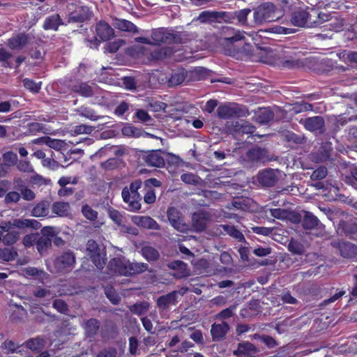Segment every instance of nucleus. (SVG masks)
<instances>
[{
    "instance_id": "nucleus-49",
    "label": "nucleus",
    "mask_w": 357,
    "mask_h": 357,
    "mask_svg": "<svg viewBox=\"0 0 357 357\" xmlns=\"http://www.w3.org/2000/svg\"><path fill=\"white\" fill-rule=\"evenodd\" d=\"M271 215L279 220H285L288 218L289 213L286 209L282 208H271L270 209Z\"/></svg>"
},
{
    "instance_id": "nucleus-7",
    "label": "nucleus",
    "mask_w": 357,
    "mask_h": 357,
    "mask_svg": "<svg viewBox=\"0 0 357 357\" xmlns=\"http://www.w3.org/2000/svg\"><path fill=\"white\" fill-rule=\"evenodd\" d=\"M167 215L170 225L180 232H187L190 230V226L185 223L181 212L174 207H170L167 211Z\"/></svg>"
},
{
    "instance_id": "nucleus-5",
    "label": "nucleus",
    "mask_w": 357,
    "mask_h": 357,
    "mask_svg": "<svg viewBox=\"0 0 357 357\" xmlns=\"http://www.w3.org/2000/svg\"><path fill=\"white\" fill-rule=\"evenodd\" d=\"M91 261L98 269H102L106 264V251L103 245L91 242Z\"/></svg>"
},
{
    "instance_id": "nucleus-11",
    "label": "nucleus",
    "mask_w": 357,
    "mask_h": 357,
    "mask_svg": "<svg viewBox=\"0 0 357 357\" xmlns=\"http://www.w3.org/2000/svg\"><path fill=\"white\" fill-rule=\"evenodd\" d=\"M225 36L222 38L220 43L222 45L229 46L232 45L234 43L242 40L244 39V35L240 31L234 30L230 27H226L224 29Z\"/></svg>"
},
{
    "instance_id": "nucleus-55",
    "label": "nucleus",
    "mask_w": 357,
    "mask_h": 357,
    "mask_svg": "<svg viewBox=\"0 0 357 357\" xmlns=\"http://www.w3.org/2000/svg\"><path fill=\"white\" fill-rule=\"evenodd\" d=\"M124 45V41L122 40H117L113 43L107 44L105 46V51L110 53L116 52L121 47Z\"/></svg>"
},
{
    "instance_id": "nucleus-19",
    "label": "nucleus",
    "mask_w": 357,
    "mask_h": 357,
    "mask_svg": "<svg viewBox=\"0 0 357 357\" xmlns=\"http://www.w3.org/2000/svg\"><path fill=\"white\" fill-rule=\"evenodd\" d=\"M151 38L155 45H160L161 43H171L175 39L174 34L168 33L162 29L153 31Z\"/></svg>"
},
{
    "instance_id": "nucleus-16",
    "label": "nucleus",
    "mask_w": 357,
    "mask_h": 357,
    "mask_svg": "<svg viewBox=\"0 0 357 357\" xmlns=\"http://www.w3.org/2000/svg\"><path fill=\"white\" fill-rule=\"evenodd\" d=\"M29 41V37L25 33H17L8 40V45L13 50L22 49Z\"/></svg>"
},
{
    "instance_id": "nucleus-43",
    "label": "nucleus",
    "mask_w": 357,
    "mask_h": 357,
    "mask_svg": "<svg viewBox=\"0 0 357 357\" xmlns=\"http://www.w3.org/2000/svg\"><path fill=\"white\" fill-rule=\"evenodd\" d=\"M266 150L261 148H253L248 153V156L252 160H261L266 155Z\"/></svg>"
},
{
    "instance_id": "nucleus-14",
    "label": "nucleus",
    "mask_w": 357,
    "mask_h": 357,
    "mask_svg": "<svg viewBox=\"0 0 357 357\" xmlns=\"http://www.w3.org/2000/svg\"><path fill=\"white\" fill-rule=\"evenodd\" d=\"M132 222L137 226L154 230H159L160 225L157 222L149 216L134 215L132 218Z\"/></svg>"
},
{
    "instance_id": "nucleus-64",
    "label": "nucleus",
    "mask_w": 357,
    "mask_h": 357,
    "mask_svg": "<svg viewBox=\"0 0 357 357\" xmlns=\"http://www.w3.org/2000/svg\"><path fill=\"white\" fill-rule=\"evenodd\" d=\"M63 144V142L59 139H52L50 137H47L45 145H47L49 148L54 149L58 150L61 148Z\"/></svg>"
},
{
    "instance_id": "nucleus-38",
    "label": "nucleus",
    "mask_w": 357,
    "mask_h": 357,
    "mask_svg": "<svg viewBox=\"0 0 357 357\" xmlns=\"http://www.w3.org/2000/svg\"><path fill=\"white\" fill-rule=\"evenodd\" d=\"M105 223V216L91 209V228H100Z\"/></svg>"
},
{
    "instance_id": "nucleus-1",
    "label": "nucleus",
    "mask_w": 357,
    "mask_h": 357,
    "mask_svg": "<svg viewBox=\"0 0 357 357\" xmlns=\"http://www.w3.org/2000/svg\"><path fill=\"white\" fill-rule=\"evenodd\" d=\"M282 16V12L273 3L266 2L254 9L253 18L255 24H262L278 20Z\"/></svg>"
},
{
    "instance_id": "nucleus-25",
    "label": "nucleus",
    "mask_w": 357,
    "mask_h": 357,
    "mask_svg": "<svg viewBox=\"0 0 357 357\" xmlns=\"http://www.w3.org/2000/svg\"><path fill=\"white\" fill-rule=\"evenodd\" d=\"M87 11L88 8L77 6L75 11L69 13L68 22H78L84 21L87 17Z\"/></svg>"
},
{
    "instance_id": "nucleus-63",
    "label": "nucleus",
    "mask_w": 357,
    "mask_h": 357,
    "mask_svg": "<svg viewBox=\"0 0 357 357\" xmlns=\"http://www.w3.org/2000/svg\"><path fill=\"white\" fill-rule=\"evenodd\" d=\"M17 167L20 171L23 172L29 173V172H33V168L32 165H31L30 162L26 161V160H20L17 164Z\"/></svg>"
},
{
    "instance_id": "nucleus-52",
    "label": "nucleus",
    "mask_w": 357,
    "mask_h": 357,
    "mask_svg": "<svg viewBox=\"0 0 357 357\" xmlns=\"http://www.w3.org/2000/svg\"><path fill=\"white\" fill-rule=\"evenodd\" d=\"M40 84L41 82L36 83L33 80L27 78L23 79L24 86L33 93L39 91L40 89Z\"/></svg>"
},
{
    "instance_id": "nucleus-30",
    "label": "nucleus",
    "mask_w": 357,
    "mask_h": 357,
    "mask_svg": "<svg viewBox=\"0 0 357 357\" xmlns=\"http://www.w3.org/2000/svg\"><path fill=\"white\" fill-rule=\"evenodd\" d=\"M225 12L203 11L199 15V20L202 22L214 21L225 16Z\"/></svg>"
},
{
    "instance_id": "nucleus-22",
    "label": "nucleus",
    "mask_w": 357,
    "mask_h": 357,
    "mask_svg": "<svg viewBox=\"0 0 357 357\" xmlns=\"http://www.w3.org/2000/svg\"><path fill=\"white\" fill-rule=\"evenodd\" d=\"M22 271L24 275L36 277L42 283L47 282L50 278L49 274L43 270L35 267H27L24 268Z\"/></svg>"
},
{
    "instance_id": "nucleus-53",
    "label": "nucleus",
    "mask_w": 357,
    "mask_h": 357,
    "mask_svg": "<svg viewBox=\"0 0 357 357\" xmlns=\"http://www.w3.org/2000/svg\"><path fill=\"white\" fill-rule=\"evenodd\" d=\"M31 182L33 185L43 186L49 185L50 183V180L42 176L41 175L35 174L31 177Z\"/></svg>"
},
{
    "instance_id": "nucleus-26",
    "label": "nucleus",
    "mask_w": 357,
    "mask_h": 357,
    "mask_svg": "<svg viewBox=\"0 0 357 357\" xmlns=\"http://www.w3.org/2000/svg\"><path fill=\"white\" fill-rule=\"evenodd\" d=\"M146 163L152 167H160L165 163L163 158L157 151H151L145 156Z\"/></svg>"
},
{
    "instance_id": "nucleus-9",
    "label": "nucleus",
    "mask_w": 357,
    "mask_h": 357,
    "mask_svg": "<svg viewBox=\"0 0 357 357\" xmlns=\"http://www.w3.org/2000/svg\"><path fill=\"white\" fill-rule=\"evenodd\" d=\"M96 40L98 42H105L114 36L113 29L105 21H99L96 26Z\"/></svg>"
},
{
    "instance_id": "nucleus-62",
    "label": "nucleus",
    "mask_w": 357,
    "mask_h": 357,
    "mask_svg": "<svg viewBox=\"0 0 357 357\" xmlns=\"http://www.w3.org/2000/svg\"><path fill=\"white\" fill-rule=\"evenodd\" d=\"M123 84L127 90L134 91L137 88V82L133 77H126L123 79Z\"/></svg>"
},
{
    "instance_id": "nucleus-58",
    "label": "nucleus",
    "mask_w": 357,
    "mask_h": 357,
    "mask_svg": "<svg viewBox=\"0 0 357 357\" xmlns=\"http://www.w3.org/2000/svg\"><path fill=\"white\" fill-rule=\"evenodd\" d=\"M110 218L117 225H121L123 222V217L121 213L115 209L109 210Z\"/></svg>"
},
{
    "instance_id": "nucleus-51",
    "label": "nucleus",
    "mask_w": 357,
    "mask_h": 357,
    "mask_svg": "<svg viewBox=\"0 0 357 357\" xmlns=\"http://www.w3.org/2000/svg\"><path fill=\"white\" fill-rule=\"evenodd\" d=\"M149 307L148 303H140L132 305L130 307V311L135 314L142 315L147 311Z\"/></svg>"
},
{
    "instance_id": "nucleus-61",
    "label": "nucleus",
    "mask_w": 357,
    "mask_h": 357,
    "mask_svg": "<svg viewBox=\"0 0 357 357\" xmlns=\"http://www.w3.org/2000/svg\"><path fill=\"white\" fill-rule=\"evenodd\" d=\"M2 158H3V160L6 162L9 163V165H14L15 163H16V162L17 160V154L11 151L5 152L3 154Z\"/></svg>"
},
{
    "instance_id": "nucleus-35",
    "label": "nucleus",
    "mask_w": 357,
    "mask_h": 357,
    "mask_svg": "<svg viewBox=\"0 0 357 357\" xmlns=\"http://www.w3.org/2000/svg\"><path fill=\"white\" fill-rule=\"evenodd\" d=\"M185 79V75L183 70H178L172 73L168 80L170 86H175L181 84Z\"/></svg>"
},
{
    "instance_id": "nucleus-20",
    "label": "nucleus",
    "mask_w": 357,
    "mask_h": 357,
    "mask_svg": "<svg viewBox=\"0 0 357 357\" xmlns=\"http://www.w3.org/2000/svg\"><path fill=\"white\" fill-rule=\"evenodd\" d=\"M232 129L235 132L252 134L255 130V127L248 121L236 120L231 123Z\"/></svg>"
},
{
    "instance_id": "nucleus-13",
    "label": "nucleus",
    "mask_w": 357,
    "mask_h": 357,
    "mask_svg": "<svg viewBox=\"0 0 357 357\" xmlns=\"http://www.w3.org/2000/svg\"><path fill=\"white\" fill-rule=\"evenodd\" d=\"M277 174V171L266 169L258 174L257 180L264 186H273L278 181Z\"/></svg>"
},
{
    "instance_id": "nucleus-48",
    "label": "nucleus",
    "mask_w": 357,
    "mask_h": 357,
    "mask_svg": "<svg viewBox=\"0 0 357 357\" xmlns=\"http://www.w3.org/2000/svg\"><path fill=\"white\" fill-rule=\"evenodd\" d=\"M44 345V341L39 337L32 338L26 342V347L31 350H38Z\"/></svg>"
},
{
    "instance_id": "nucleus-29",
    "label": "nucleus",
    "mask_w": 357,
    "mask_h": 357,
    "mask_svg": "<svg viewBox=\"0 0 357 357\" xmlns=\"http://www.w3.org/2000/svg\"><path fill=\"white\" fill-rule=\"evenodd\" d=\"M62 24L61 20L59 15H53L47 17L43 24V28L45 30H57L59 26Z\"/></svg>"
},
{
    "instance_id": "nucleus-44",
    "label": "nucleus",
    "mask_w": 357,
    "mask_h": 357,
    "mask_svg": "<svg viewBox=\"0 0 357 357\" xmlns=\"http://www.w3.org/2000/svg\"><path fill=\"white\" fill-rule=\"evenodd\" d=\"M169 268L176 269L178 268L181 271V273H174L173 275L177 278H184L188 275V273L186 271V264L183 263V261H176L174 262H172L169 265Z\"/></svg>"
},
{
    "instance_id": "nucleus-42",
    "label": "nucleus",
    "mask_w": 357,
    "mask_h": 357,
    "mask_svg": "<svg viewBox=\"0 0 357 357\" xmlns=\"http://www.w3.org/2000/svg\"><path fill=\"white\" fill-rule=\"evenodd\" d=\"M340 225L342 230L347 234H354L357 231V220L342 222Z\"/></svg>"
},
{
    "instance_id": "nucleus-28",
    "label": "nucleus",
    "mask_w": 357,
    "mask_h": 357,
    "mask_svg": "<svg viewBox=\"0 0 357 357\" xmlns=\"http://www.w3.org/2000/svg\"><path fill=\"white\" fill-rule=\"evenodd\" d=\"M52 209L56 215L64 217L70 213V206L68 202H58L53 204Z\"/></svg>"
},
{
    "instance_id": "nucleus-39",
    "label": "nucleus",
    "mask_w": 357,
    "mask_h": 357,
    "mask_svg": "<svg viewBox=\"0 0 357 357\" xmlns=\"http://www.w3.org/2000/svg\"><path fill=\"white\" fill-rule=\"evenodd\" d=\"M13 54L10 52L2 47H0V63L1 66L11 68L12 63L10 60Z\"/></svg>"
},
{
    "instance_id": "nucleus-17",
    "label": "nucleus",
    "mask_w": 357,
    "mask_h": 357,
    "mask_svg": "<svg viewBox=\"0 0 357 357\" xmlns=\"http://www.w3.org/2000/svg\"><path fill=\"white\" fill-rule=\"evenodd\" d=\"M185 291H172L165 296H162L158 299V305L160 307L167 308L169 305H175L177 302L178 296H182Z\"/></svg>"
},
{
    "instance_id": "nucleus-57",
    "label": "nucleus",
    "mask_w": 357,
    "mask_h": 357,
    "mask_svg": "<svg viewBox=\"0 0 357 357\" xmlns=\"http://www.w3.org/2000/svg\"><path fill=\"white\" fill-rule=\"evenodd\" d=\"M236 310V306L233 305L228 308H226L219 312L216 317L220 319H226L231 317L234 315V311Z\"/></svg>"
},
{
    "instance_id": "nucleus-45",
    "label": "nucleus",
    "mask_w": 357,
    "mask_h": 357,
    "mask_svg": "<svg viewBox=\"0 0 357 357\" xmlns=\"http://www.w3.org/2000/svg\"><path fill=\"white\" fill-rule=\"evenodd\" d=\"M183 182L188 184L198 185L201 181V178L192 173H185L181 176Z\"/></svg>"
},
{
    "instance_id": "nucleus-21",
    "label": "nucleus",
    "mask_w": 357,
    "mask_h": 357,
    "mask_svg": "<svg viewBox=\"0 0 357 357\" xmlns=\"http://www.w3.org/2000/svg\"><path fill=\"white\" fill-rule=\"evenodd\" d=\"M309 13L304 9L296 10L291 17V23L297 26L303 27L306 25L309 19Z\"/></svg>"
},
{
    "instance_id": "nucleus-34",
    "label": "nucleus",
    "mask_w": 357,
    "mask_h": 357,
    "mask_svg": "<svg viewBox=\"0 0 357 357\" xmlns=\"http://www.w3.org/2000/svg\"><path fill=\"white\" fill-rule=\"evenodd\" d=\"M142 255L149 261H155L160 256L158 251L149 245L144 246L142 248Z\"/></svg>"
},
{
    "instance_id": "nucleus-6",
    "label": "nucleus",
    "mask_w": 357,
    "mask_h": 357,
    "mask_svg": "<svg viewBox=\"0 0 357 357\" xmlns=\"http://www.w3.org/2000/svg\"><path fill=\"white\" fill-rule=\"evenodd\" d=\"M40 227V222L33 219H15L13 221L1 222L0 225V229L3 231H8L13 227L20 229L29 227L37 229Z\"/></svg>"
},
{
    "instance_id": "nucleus-50",
    "label": "nucleus",
    "mask_w": 357,
    "mask_h": 357,
    "mask_svg": "<svg viewBox=\"0 0 357 357\" xmlns=\"http://www.w3.org/2000/svg\"><path fill=\"white\" fill-rule=\"evenodd\" d=\"M19 234L16 231L8 232L6 234L3 235L2 242L5 245H13L18 239Z\"/></svg>"
},
{
    "instance_id": "nucleus-59",
    "label": "nucleus",
    "mask_w": 357,
    "mask_h": 357,
    "mask_svg": "<svg viewBox=\"0 0 357 357\" xmlns=\"http://www.w3.org/2000/svg\"><path fill=\"white\" fill-rule=\"evenodd\" d=\"M42 165L43 167H47L52 170H56L59 168V165L57 161L52 158H45L42 160Z\"/></svg>"
},
{
    "instance_id": "nucleus-15",
    "label": "nucleus",
    "mask_w": 357,
    "mask_h": 357,
    "mask_svg": "<svg viewBox=\"0 0 357 357\" xmlns=\"http://www.w3.org/2000/svg\"><path fill=\"white\" fill-rule=\"evenodd\" d=\"M229 330L228 324L223 321L220 324H213L211 326V334L213 341H220L225 338L226 334Z\"/></svg>"
},
{
    "instance_id": "nucleus-4",
    "label": "nucleus",
    "mask_w": 357,
    "mask_h": 357,
    "mask_svg": "<svg viewBox=\"0 0 357 357\" xmlns=\"http://www.w3.org/2000/svg\"><path fill=\"white\" fill-rule=\"evenodd\" d=\"M247 112L240 105L235 103H227L220 105L217 109V114L221 119H229L234 116H245Z\"/></svg>"
},
{
    "instance_id": "nucleus-31",
    "label": "nucleus",
    "mask_w": 357,
    "mask_h": 357,
    "mask_svg": "<svg viewBox=\"0 0 357 357\" xmlns=\"http://www.w3.org/2000/svg\"><path fill=\"white\" fill-rule=\"evenodd\" d=\"M319 219L310 212H305L303 220V226L306 229H312L319 225Z\"/></svg>"
},
{
    "instance_id": "nucleus-24",
    "label": "nucleus",
    "mask_w": 357,
    "mask_h": 357,
    "mask_svg": "<svg viewBox=\"0 0 357 357\" xmlns=\"http://www.w3.org/2000/svg\"><path fill=\"white\" fill-rule=\"evenodd\" d=\"M113 26L121 31L132 33L138 32L137 26L131 22L123 19H116L113 22Z\"/></svg>"
},
{
    "instance_id": "nucleus-60",
    "label": "nucleus",
    "mask_w": 357,
    "mask_h": 357,
    "mask_svg": "<svg viewBox=\"0 0 357 357\" xmlns=\"http://www.w3.org/2000/svg\"><path fill=\"white\" fill-rule=\"evenodd\" d=\"M327 175V169L324 167H320L316 170H314L312 175L311 178L315 180H320L325 178Z\"/></svg>"
},
{
    "instance_id": "nucleus-56",
    "label": "nucleus",
    "mask_w": 357,
    "mask_h": 357,
    "mask_svg": "<svg viewBox=\"0 0 357 357\" xmlns=\"http://www.w3.org/2000/svg\"><path fill=\"white\" fill-rule=\"evenodd\" d=\"M20 190L22 198L26 201H31L36 197L34 192L26 186L22 187Z\"/></svg>"
},
{
    "instance_id": "nucleus-37",
    "label": "nucleus",
    "mask_w": 357,
    "mask_h": 357,
    "mask_svg": "<svg viewBox=\"0 0 357 357\" xmlns=\"http://www.w3.org/2000/svg\"><path fill=\"white\" fill-rule=\"evenodd\" d=\"M122 134L126 137H139L144 135V132L133 126L126 125L121 130Z\"/></svg>"
},
{
    "instance_id": "nucleus-47",
    "label": "nucleus",
    "mask_w": 357,
    "mask_h": 357,
    "mask_svg": "<svg viewBox=\"0 0 357 357\" xmlns=\"http://www.w3.org/2000/svg\"><path fill=\"white\" fill-rule=\"evenodd\" d=\"M105 294L113 304L119 303L120 297L112 287L107 286L105 289Z\"/></svg>"
},
{
    "instance_id": "nucleus-32",
    "label": "nucleus",
    "mask_w": 357,
    "mask_h": 357,
    "mask_svg": "<svg viewBox=\"0 0 357 357\" xmlns=\"http://www.w3.org/2000/svg\"><path fill=\"white\" fill-rule=\"evenodd\" d=\"M52 245V239L47 236H40L37 238L36 246L40 255H44Z\"/></svg>"
},
{
    "instance_id": "nucleus-18",
    "label": "nucleus",
    "mask_w": 357,
    "mask_h": 357,
    "mask_svg": "<svg viewBox=\"0 0 357 357\" xmlns=\"http://www.w3.org/2000/svg\"><path fill=\"white\" fill-rule=\"evenodd\" d=\"M208 220V214L203 211H199L195 213L192 215V227L195 231H203L206 225V222Z\"/></svg>"
},
{
    "instance_id": "nucleus-10",
    "label": "nucleus",
    "mask_w": 357,
    "mask_h": 357,
    "mask_svg": "<svg viewBox=\"0 0 357 357\" xmlns=\"http://www.w3.org/2000/svg\"><path fill=\"white\" fill-rule=\"evenodd\" d=\"M259 349L249 342H242L238 343L237 349L233 351V354L237 357H256Z\"/></svg>"
},
{
    "instance_id": "nucleus-46",
    "label": "nucleus",
    "mask_w": 357,
    "mask_h": 357,
    "mask_svg": "<svg viewBox=\"0 0 357 357\" xmlns=\"http://www.w3.org/2000/svg\"><path fill=\"white\" fill-rule=\"evenodd\" d=\"M273 116L274 115L272 111L268 109H264L259 112L257 119L259 123L265 124L271 121L273 119Z\"/></svg>"
},
{
    "instance_id": "nucleus-40",
    "label": "nucleus",
    "mask_w": 357,
    "mask_h": 357,
    "mask_svg": "<svg viewBox=\"0 0 357 357\" xmlns=\"http://www.w3.org/2000/svg\"><path fill=\"white\" fill-rule=\"evenodd\" d=\"M173 53V50L170 47H164L157 48L153 53L152 57L154 59L160 60L170 56Z\"/></svg>"
},
{
    "instance_id": "nucleus-12",
    "label": "nucleus",
    "mask_w": 357,
    "mask_h": 357,
    "mask_svg": "<svg viewBox=\"0 0 357 357\" xmlns=\"http://www.w3.org/2000/svg\"><path fill=\"white\" fill-rule=\"evenodd\" d=\"M127 260L124 257L114 258L109 262L108 268L111 274L127 276Z\"/></svg>"
},
{
    "instance_id": "nucleus-36",
    "label": "nucleus",
    "mask_w": 357,
    "mask_h": 357,
    "mask_svg": "<svg viewBox=\"0 0 357 357\" xmlns=\"http://www.w3.org/2000/svg\"><path fill=\"white\" fill-rule=\"evenodd\" d=\"M17 256V252L14 248H4L0 249V259L2 261H13Z\"/></svg>"
},
{
    "instance_id": "nucleus-8",
    "label": "nucleus",
    "mask_w": 357,
    "mask_h": 357,
    "mask_svg": "<svg viewBox=\"0 0 357 357\" xmlns=\"http://www.w3.org/2000/svg\"><path fill=\"white\" fill-rule=\"evenodd\" d=\"M299 123L310 132L321 134L325 130V121L324 118L320 116L301 119Z\"/></svg>"
},
{
    "instance_id": "nucleus-27",
    "label": "nucleus",
    "mask_w": 357,
    "mask_h": 357,
    "mask_svg": "<svg viewBox=\"0 0 357 357\" xmlns=\"http://www.w3.org/2000/svg\"><path fill=\"white\" fill-rule=\"evenodd\" d=\"M50 211V203L42 201L38 203L32 209L31 214L35 217H45Z\"/></svg>"
},
{
    "instance_id": "nucleus-41",
    "label": "nucleus",
    "mask_w": 357,
    "mask_h": 357,
    "mask_svg": "<svg viewBox=\"0 0 357 357\" xmlns=\"http://www.w3.org/2000/svg\"><path fill=\"white\" fill-rule=\"evenodd\" d=\"M340 252L344 257H351L357 252V248L351 243H343L340 245Z\"/></svg>"
},
{
    "instance_id": "nucleus-3",
    "label": "nucleus",
    "mask_w": 357,
    "mask_h": 357,
    "mask_svg": "<svg viewBox=\"0 0 357 357\" xmlns=\"http://www.w3.org/2000/svg\"><path fill=\"white\" fill-rule=\"evenodd\" d=\"M75 259L72 252H66L54 259L46 261L47 269L52 273L64 274L73 268Z\"/></svg>"
},
{
    "instance_id": "nucleus-54",
    "label": "nucleus",
    "mask_w": 357,
    "mask_h": 357,
    "mask_svg": "<svg viewBox=\"0 0 357 357\" xmlns=\"http://www.w3.org/2000/svg\"><path fill=\"white\" fill-rule=\"evenodd\" d=\"M254 338L260 340L269 348H273L277 344L276 341L272 337L268 335H259L258 334H255L254 335Z\"/></svg>"
},
{
    "instance_id": "nucleus-2",
    "label": "nucleus",
    "mask_w": 357,
    "mask_h": 357,
    "mask_svg": "<svg viewBox=\"0 0 357 357\" xmlns=\"http://www.w3.org/2000/svg\"><path fill=\"white\" fill-rule=\"evenodd\" d=\"M142 182L137 179L125 187L121 192L123 202L128 204L127 209L130 211H137L141 208L142 196L138 190L142 188Z\"/></svg>"
},
{
    "instance_id": "nucleus-23",
    "label": "nucleus",
    "mask_w": 357,
    "mask_h": 357,
    "mask_svg": "<svg viewBox=\"0 0 357 357\" xmlns=\"http://www.w3.org/2000/svg\"><path fill=\"white\" fill-rule=\"evenodd\" d=\"M149 265L142 262H130L127 260V276L142 273L146 271Z\"/></svg>"
},
{
    "instance_id": "nucleus-33",
    "label": "nucleus",
    "mask_w": 357,
    "mask_h": 357,
    "mask_svg": "<svg viewBox=\"0 0 357 357\" xmlns=\"http://www.w3.org/2000/svg\"><path fill=\"white\" fill-rule=\"evenodd\" d=\"M219 229H222L224 231H225L229 236L234 237L237 239L238 241H242L244 240V236L243 234L238 230L234 226L228 225H221L219 226ZM222 233V230L220 231Z\"/></svg>"
}]
</instances>
